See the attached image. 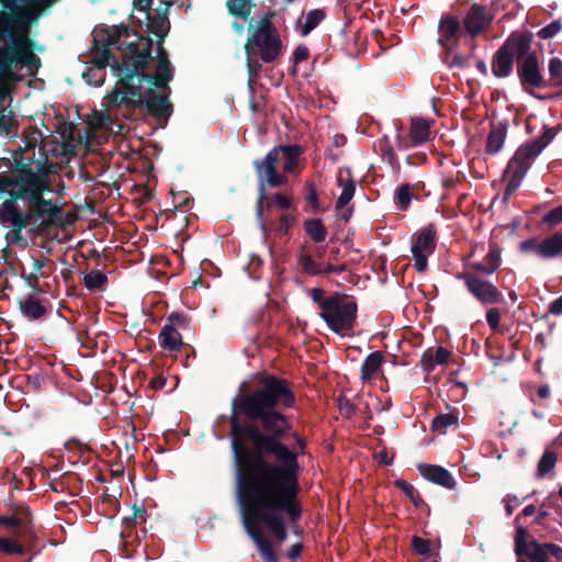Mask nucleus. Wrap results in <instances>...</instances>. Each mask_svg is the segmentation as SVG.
Returning <instances> with one entry per match:
<instances>
[{
    "mask_svg": "<svg viewBox=\"0 0 562 562\" xmlns=\"http://www.w3.org/2000/svg\"><path fill=\"white\" fill-rule=\"evenodd\" d=\"M326 13L323 9H314L307 12L304 23H300V33L302 36L308 35L325 19Z\"/></svg>",
    "mask_w": 562,
    "mask_h": 562,
    "instance_id": "nucleus-33",
    "label": "nucleus"
},
{
    "mask_svg": "<svg viewBox=\"0 0 562 562\" xmlns=\"http://www.w3.org/2000/svg\"><path fill=\"white\" fill-rule=\"evenodd\" d=\"M40 186V203L44 209L46 218L44 222L38 223V231L49 229L57 221L61 218V207L53 202L52 199H45L44 194L52 192L50 181L47 176H37Z\"/></svg>",
    "mask_w": 562,
    "mask_h": 562,
    "instance_id": "nucleus-14",
    "label": "nucleus"
},
{
    "mask_svg": "<svg viewBox=\"0 0 562 562\" xmlns=\"http://www.w3.org/2000/svg\"><path fill=\"white\" fill-rule=\"evenodd\" d=\"M32 164L33 159H27L22 155L19 158L15 157L14 165L11 166L12 175L21 179L26 178L29 171L35 176H45L44 173H38L30 168Z\"/></svg>",
    "mask_w": 562,
    "mask_h": 562,
    "instance_id": "nucleus-39",
    "label": "nucleus"
},
{
    "mask_svg": "<svg viewBox=\"0 0 562 562\" xmlns=\"http://www.w3.org/2000/svg\"><path fill=\"white\" fill-rule=\"evenodd\" d=\"M383 355L381 351L371 352L361 364V379L370 381L380 370L383 363Z\"/></svg>",
    "mask_w": 562,
    "mask_h": 562,
    "instance_id": "nucleus-29",
    "label": "nucleus"
},
{
    "mask_svg": "<svg viewBox=\"0 0 562 562\" xmlns=\"http://www.w3.org/2000/svg\"><path fill=\"white\" fill-rule=\"evenodd\" d=\"M0 525L9 528L14 537H0L2 553L24 555L35 550L38 537L29 508L19 507L11 514L0 515Z\"/></svg>",
    "mask_w": 562,
    "mask_h": 562,
    "instance_id": "nucleus-3",
    "label": "nucleus"
},
{
    "mask_svg": "<svg viewBox=\"0 0 562 562\" xmlns=\"http://www.w3.org/2000/svg\"><path fill=\"white\" fill-rule=\"evenodd\" d=\"M557 460H558L557 453L553 451L547 450L539 461L538 475L543 476L547 473H549L555 467Z\"/></svg>",
    "mask_w": 562,
    "mask_h": 562,
    "instance_id": "nucleus-42",
    "label": "nucleus"
},
{
    "mask_svg": "<svg viewBox=\"0 0 562 562\" xmlns=\"http://www.w3.org/2000/svg\"><path fill=\"white\" fill-rule=\"evenodd\" d=\"M108 283V277L100 270H91L83 276V285L89 291L103 290Z\"/></svg>",
    "mask_w": 562,
    "mask_h": 562,
    "instance_id": "nucleus-36",
    "label": "nucleus"
},
{
    "mask_svg": "<svg viewBox=\"0 0 562 562\" xmlns=\"http://www.w3.org/2000/svg\"><path fill=\"white\" fill-rule=\"evenodd\" d=\"M383 157L389 161L392 167H398L397 156L391 146H385L383 149Z\"/></svg>",
    "mask_w": 562,
    "mask_h": 562,
    "instance_id": "nucleus-61",
    "label": "nucleus"
},
{
    "mask_svg": "<svg viewBox=\"0 0 562 562\" xmlns=\"http://www.w3.org/2000/svg\"><path fill=\"white\" fill-rule=\"evenodd\" d=\"M412 201L411 186L408 183L401 186L395 194V204L400 210H407Z\"/></svg>",
    "mask_w": 562,
    "mask_h": 562,
    "instance_id": "nucleus-44",
    "label": "nucleus"
},
{
    "mask_svg": "<svg viewBox=\"0 0 562 562\" xmlns=\"http://www.w3.org/2000/svg\"><path fill=\"white\" fill-rule=\"evenodd\" d=\"M513 59L514 56L510 54L507 47L503 45L496 54L493 65V72L498 77L507 76L512 70Z\"/></svg>",
    "mask_w": 562,
    "mask_h": 562,
    "instance_id": "nucleus-30",
    "label": "nucleus"
},
{
    "mask_svg": "<svg viewBox=\"0 0 562 562\" xmlns=\"http://www.w3.org/2000/svg\"><path fill=\"white\" fill-rule=\"evenodd\" d=\"M153 40L142 37L140 43H130L123 55V63L112 65L114 75L119 78L122 88H115L105 100L106 106L125 119H132L137 109L146 108L156 120H168L172 113L168 91L158 94L153 88L143 92L142 85H134V77L139 69H145L150 60Z\"/></svg>",
    "mask_w": 562,
    "mask_h": 562,
    "instance_id": "nucleus-2",
    "label": "nucleus"
},
{
    "mask_svg": "<svg viewBox=\"0 0 562 562\" xmlns=\"http://www.w3.org/2000/svg\"><path fill=\"white\" fill-rule=\"evenodd\" d=\"M524 555H527L531 562H548L549 557L561 559L562 549L552 543L540 544L535 540H530Z\"/></svg>",
    "mask_w": 562,
    "mask_h": 562,
    "instance_id": "nucleus-23",
    "label": "nucleus"
},
{
    "mask_svg": "<svg viewBox=\"0 0 562 562\" xmlns=\"http://www.w3.org/2000/svg\"><path fill=\"white\" fill-rule=\"evenodd\" d=\"M419 474L427 481L440 485L446 488H453L456 485L454 477L443 467L429 463L417 464Z\"/></svg>",
    "mask_w": 562,
    "mask_h": 562,
    "instance_id": "nucleus-18",
    "label": "nucleus"
},
{
    "mask_svg": "<svg viewBox=\"0 0 562 562\" xmlns=\"http://www.w3.org/2000/svg\"><path fill=\"white\" fill-rule=\"evenodd\" d=\"M160 347L169 352H179L183 346L181 335L170 325H164L159 333Z\"/></svg>",
    "mask_w": 562,
    "mask_h": 562,
    "instance_id": "nucleus-27",
    "label": "nucleus"
},
{
    "mask_svg": "<svg viewBox=\"0 0 562 562\" xmlns=\"http://www.w3.org/2000/svg\"><path fill=\"white\" fill-rule=\"evenodd\" d=\"M528 538H529V533L526 530V528H524L522 526H519L517 528L516 537H515V544H516L515 551H516L517 555H524V553L527 551L529 541H530V540H528Z\"/></svg>",
    "mask_w": 562,
    "mask_h": 562,
    "instance_id": "nucleus-45",
    "label": "nucleus"
},
{
    "mask_svg": "<svg viewBox=\"0 0 562 562\" xmlns=\"http://www.w3.org/2000/svg\"><path fill=\"white\" fill-rule=\"evenodd\" d=\"M272 149H276L278 151L279 161L281 160V158L283 159L282 171L285 176L289 173L296 172L299 159L301 155L304 153V149L301 145H279L273 147Z\"/></svg>",
    "mask_w": 562,
    "mask_h": 562,
    "instance_id": "nucleus-22",
    "label": "nucleus"
},
{
    "mask_svg": "<svg viewBox=\"0 0 562 562\" xmlns=\"http://www.w3.org/2000/svg\"><path fill=\"white\" fill-rule=\"evenodd\" d=\"M256 382L231 403L235 492L243 526L262 561L279 562L262 526L280 544L288 539L283 515L293 525L301 519L299 457L307 442L284 413L297 403L293 383L273 373L258 374Z\"/></svg>",
    "mask_w": 562,
    "mask_h": 562,
    "instance_id": "nucleus-1",
    "label": "nucleus"
},
{
    "mask_svg": "<svg viewBox=\"0 0 562 562\" xmlns=\"http://www.w3.org/2000/svg\"><path fill=\"white\" fill-rule=\"evenodd\" d=\"M75 125L71 122H67L64 119L57 122L55 132L59 134V136L64 140H72L75 133Z\"/></svg>",
    "mask_w": 562,
    "mask_h": 562,
    "instance_id": "nucleus-48",
    "label": "nucleus"
},
{
    "mask_svg": "<svg viewBox=\"0 0 562 562\" xmlns=\"http://www.w3.org/2000/svg\"><path fill=\"white\" fill-rule=\"evenodd\" d=\"M358 306L355 300L346 294L334 293L331 302L324 312L319 313L321 318L328 328L338 335H346L352 330L357 321Z\"/></svg>",
    "mask_w": 562,
    "mask_h": 562,
    "instance_id": "nucleus-6",
    "label": "nucleus"
},
{
    "mask_svg": "<svg viewBox=\"0 0 562 562\" xmlns=\"http://www.w3.org/2000/svg\"><path fill=\"white\" fill-rule=\"evenodd\" d=\"M147 519V510L143 506H134L133 515L131 517H125L124 522L127 526H135L139 522H145Z\"/></svg>",
    "mask_w": 562,
    "mask_h": 562,
    "instance_id": "nucleus-53",
    "label": "nucleus"
},
{
    "mask_svg": "<svg viewBox=\"0 0 562 562\" xmlns=\"http://www.w3.org/2000/svg\"><path fill=\"white\" fill-rule=\"evenodd\" d=\"M437 44L441 61L451 69L457 65V15H441L437 29Z\"/></svg>",
    "mask_w": 562,
    "mask_h": 562,
    "instance_id": "nucleus-9",
    "label": "nucleus"
},
{
    "mask_svg": "<svg viewBox=\"0 0 562 562\" xmlns=\"http://www.w3.org/2000/svg\"><path fill=\"white\" fill-rule=\"evenodd\" d=\"M308 295L312 299V301L317 304V306L321 308V312H324V310L327 307L328 303L331 302V295L325 296V291L321 288H313L308 290Z\"/></svg>",
    "mask_w": 562,
    "mask_h": 562,
    "instance_id": "nucleus-47",
    "label": "nucleus"
},
{
    "mask_svg": "<svg viewBox=\"0 0 562 562\" xmlns=\"http://www.w3.org/2000/svg\"><path fill=\"white\" fill-rule=\"evenodd\" d=\"M304 546L302 542L293 543L285 552V557L292 561L299 559L303 552Z\"/></svg>",
    "mask_w": 562,
    "mask_h": 562,
    "instance_id": "nucleus-59",
    "label": "nucleus"
},
{
    "mask_svg": "<svg viewBox=\"0 0 562 562\" xmlns=\"http://www.w3.org/2000/svg\"><path fill=\"white\" fill-rule=\"evenodd\" d=\"M18 201L21 200L26 203L27 211L21 212L20 215L26 218L31 225L44 222L46 218L43 206L40 203V186L37 176H33L30 182L25 183L23 189L16 194Z\"/></svg>",
    "mask_w": 562,
    "mask_h": 562,
    "instance_id": "nucleus-10",
    "label": "nucleus"
},
{
    "mask_svg": "<svg viewBox=\"0 0 562 562\" xmlns=\"http://www.w3.org/2000/svg\"><path fill=\"white\" fill-rule=\"evenodd\" d=\"M305 200L308 203L310 207L314 213H318L321 211V203L318 200V193L316 186L313 181L306 180L305 181Z\"/></svg>",
    "mask_w": 562,
    "mask_h": 562,
    "instance_id": "nucleus-43",
    "label": "nucleus"
},
{
    "mask_svg": "<svg viewBox=\"0 0 562 562\" xmlns=\"http://www.w3.org/2000/svg\"><path fill=\"white\" fill-rule=\"evenodd\" d=\"M133 3L138 11H143L145 13V16H150L153 0H134Z\"/></svg>",
    "mask_w": 562,
    "mask_h": 562,
    "instance_id": "nucleus-62",
    "label": "nucleus"
},
{
    "mask_svg": "<svg viewBox=\"0 0 562 562\" xmlns=\"http://www.w3.org/2000/svg\"><path fill=\"white\" fill-rule=\"evenodd\" d=\"M138 71L140 72L138 74L137 85H142L143 81H147L161 91L170 92L169 82L173 78V68L170 60H157L154 74H148L145 69H139Z\"/></svg>",
    "mask_w": 562,
    "mask_h": 562,
    "instance_id": "nucleus-16",
    "label": "nucleus"
},
{
    "mask_svg": "<svg viewBox=\"0 0 562 562\" xmlns=\"http://www.w3.org/2000/svg\"><path fill=\"white\" fill-rule=\"evenodd\" d=\"M166 383L167 380L162 375H156L150 379L149 386L155 391H159L166 386Z\"/></svg>",
    "mask_w": 562,
    "mask_h": 562,
    "instance_id": "nucleus-64",
    "label": "nucleus"
},
{
    "mask_svg": "<svg viewBox=\"0 0 562 562\" xmlns=\"http://www.w3.org/2000/svg\"><path fill=\"white\" fill-rule=\"evenodd\" d=\"M486 319L492 328H496L499 324L501 315L498 310L492 308L486 314Z\"/></svg>",
    "mask_w": 562,
    "mask_h": 562,
    "instance_id": "nucleus-63",
    "label": "nucleus"
},
{
    "mask_svg": "<svg viewBox=\"0 0 562 562\" xmlns=\"http://www.w3.org/2000/svg\"><path fill=\"white\" fill-rule=\"evenodd\" d=\"M0 223L8 224L11 227V231L5 235L8 245H26L22 231L31 224L20 215L19 206H12L9 203L4 211H0Z\"/></svg>",
    "mask_w": 562,
    "mask_h": 562,
    "instance_id": "nucleus-12",
    "label": "nucleus"
},
{
    "mask_svg": "<svg viewBox=\"0 0 562 562\" xmlns=\"http://www.w3.org/2000/svg\"><path fill=\"white\" fill-rule=\"evenodd\" d=\"M19 308L21 314L31 321H37L47 313L46 306L35 294H29L24 299H20Z\"/></svg>",
    "mask_w": 562,
    "mask_h": 562,
    "instance_id": "nucleus-25",
    "label": "nucleus"
},
{
    "mask_svg": "<svg viewBox=\"0 0 562 562\" xmlns=\"http://www.w3.org/2000/svg\"><path fill=\"white\" fill-rule=\"evenodd\" d=\"M339 411L346 417H351L356 413V406L346 397L339 398Z\"/></svg>",
    "mask_w": 562,
    "mask_h": 562,
    "instance_id": "nucleus-58",
    "label": "nucleus"
},
{
    "mask_svg": "<svg viewBox=\"0 0 562 562\" xmlns=\"http://www.w3.org/2000/svg\"><path fill=\"white\" fill-rule=\"evenodd\" d=\"M518 75L526 89L527 87H540L543 85V77L535 54L527 55L518 65Z\"/></svg>",
    "mask_w": 562,
    "mask_h": 562,
    "instance_id": "nucleus-17",
    "label": "nucleus"
},
{
    "mask_svg": "<svg viewBox=\"0 0 562 562\" xmlns=\"http://www.w3.org/2000/svg\"><path fill=\"white\" fill-rule=\"evenodd\" d=\"M532 40L531 33H515L504 44L513 56L517 55L518 59L526 57L530 49Z\"/></svg>",
    "mask_w": 562,
    "mask_h": 562,
    "instance_id": "nucleus-26",
    "label": "nucleus"
},
{
    "mask_svg": "<svg viewBox=\"0 0 562 562\" xmlns=\"http://www.w3.org/2000/svg\"><path fill=\"white\" fill-rule=\"evenodd\" d=\"M506 137V127L503 124H498L497 126H493L491 130L488 137H487V144L486 148L490 154L497 153Z\"/></svg>",
    "mask_w": 562,
    "mask_h": 562,
    "instance_id": "nucleus-35",
    "label": "nucleus"
},
{
    "mask_svg": "<svg viewBox=\"0 0 562 562\" xmlns=\"http://www.w3.org/2000/svg\"><path fill=\"white\" fill-rule=\"evenodd\" d=\"M119 40L117 35H110L108 33L99 34L93 36L91 56L93 68H88L83 72L82 77L89 85L100 87L104 82L105 68L115 63H121L115 58V55L111 52V46L114 45ZM124 53L122 54V56Z\"/></svg>",
    "mask_w": 562,
    "mask_h": 562,
    "instance_id": "nucleus-7",
    "label": "nucleus"
},
{
    "mask_svg": "<svg viewBox=\"0 0 562 562\" xmlns=\"http://www.w3.org/2000/svg\"><path fill=\"white\" fill-rule=\"evenodd\" d=\"M303 227L314 243H323L327 237V228L322 218H308L304 221Z\"/></svg>",
    "mask_w": 562,
    "mask_h": 562,
    "instance_id": "nucleus-32",
    "label": "nucleus"
},
{
    "mask_svg": "<svg viewBox=\"0 0 562 562\" xmlns=\"http://www.w3.org/2000/svg\"><path fill=\"white\" fill-rule=\"evenodd\" d=\"M491 20L492 18L486 12L484 7L477 4L472 5L463 20L465 33L471 37L476 36L477 34L485 31V29L490 25Z\"/></svg>",
    "mask_w": 562,
    "mask_h": 562,
    "instance_id": "nucleus-19",
    "label": "nucleus"
},
{
    "mask_svg": "<svg viewBox=\"0 0 562 562\" xmlns=\"http://www.w3.org/2000/svg\"><path fill=\"white\" fill-rule=\"evenodd\" d=\"M543 222L553 226L562 222V205L549 211L543 216Z\"/></svg>",
    "mask_w": 562,
    "mask_h": 562,
    "instance_id": "nucleus-55",
    "label": "nucleus"
},
{
    "mask_svg": "<svg viewBox=\"0 0 562 562\" xmlns=\"http://www.w3.org/2000/svg\"><path fill=\"white\" fill-rule=\"evenodd\" d=\"M549 71L554 85L562 86V60L559 58H552L549 64Z\"/></svg>",
    "mask_w": 562,
    "mask_h": 562,
    "instance_id": "nucleus-50",
    "label": "nucleus"
},
{
    "mask_svg": "<svg viewBox=\"0 0 562 562\" xmlns=\"http://www.w3.org/2000/svg\"><path fill=\"white\" fill-rule=\"evenodd\" d=\"M255 55H247V70H248V87L251 92L255 90V83L260 77L262 69V61L254 58Z\"/></svg>",
    "mask_w": 562,
    "mask_h": 562,
    "instance_id": "nucleus-41",
    "label": "nucleus"
},
{
    "mask_svg": "<svg viewBox=\"0 0 562 562\" xmlns=\"http://www.w3.org/2000/svg\"><path fill=\"white\" fill-rule=\"evenodd\" d=\"M276 205L280 210L286 211L293 206L292 199L286 196L285 194L278 192L274 193L270 201L268 202V206Z\"/></svg>",
    "mask_w": 562,
    "mask_h": 562,
    "instance_id": "nucleus-49",
    "label": "nucleus"
},
{
    "mask_svg": "<svg viewBox=\"0 0 562 562\" xmlns=\"http://www.w3.org/2000/svg\"><path fill=\"white\" fill-rule=\"evenodd\" d=\"M394 486L401 490L416 507L424 504L420 494L409 482L398 479L394 481Z\"/></svg>",
    "mask_w": 562,
    "mask_h": 562,
    "instance_id": "nucleus-40",
    "label": "nucleus"
},
{
    "mask_svg": "<svg viewBox=\"0 0 562 562\" xmlns=\"http://www.w3.org/2000/svg\"><path fill=\"white\" fill-rule=\"evenodd\" d=\"M48 259L44 255L32 256V268L33 271L38 273L42 278H45L47 274L42 271V269L47 265Z\"/></svg>",
    "mask_w": 562,
    "mask_h": 562,
    "instance_id": "nucleus-56",
    "label": "nucleus"
},
{
    "mask_svg": "<svg viewBox=\"0 0 562 562\" xmlns=\"http://www.w3.org/2000/svg\"><path fill=\"white\" fill-rule=\"evenodd\" d=\"M561 27L562 26L559 21H553L546 27L541 29L538 32V35H539V37H541L543 40L551 38L560 32Z\"/></svg>",
    "mask_w": 562,
    "mask_h": 562,
    "instance_id": "nucleus-54",
    "label": "nucleus"
},
{
    "mask_svg": "<svg viewBox=\"0 0 562 562\" xmlns=\"http://www.w3.org/2000/svg\"><path fill=\"white\" fill-rule=\"evenodd\" d=\"M297 262L303 273L308 276H321L328 273H341L347 271V265L324 263L316 260L311 254L306 252V246L303 245L297 254Z\"/></svg>",
    "mask_w": 562,
    "mask_h": 562,
    "instance_id": "nucleus-15",
    "label": "nucleus"
},
{
    "mask_svg": "<svg viewBox=\"0 0 562 562\" xmlns=\"http://www.w3.org/2000/svg\"><path fill=\"white\" fill-rule=\"evenodd\" d=\"M310 57V49L305 45H299L295 47L293 52V63L294 65H299L300 63L306 60Z\"/></svg>",
    "mask_w": 562,
    "mask_h": 562,
    "instance_id": "nucleus-57",
    "label": "nucleus"
},
{
    "mask_svg": "<svg viewBox=\"0 0 562 562\" xmlns=\"http://www.w3.org/2000/svg\"><path fill=\"white\" fill-rule=\"evenodd\" d=\"M435 236L436 232L434 225L429 224L413 238L411 251L414 258V267L418 272H423L427 269V257L435 249Z\"/></svg>",
    "mask_w": 562,
    "mask_h": 562,
    "instance_id": "nucleus-11",
    "label": "nucleus"
},
{
    "mask_svg": "<svg viewBox=\"0 0 562 562\" xmlns=\"http://www.w3.org/2000/svg\"><path fill=\"white\" fill-rule=\"evenodd\" d=\"M279 156L276 149H271L262 159L254 161V168L258 178V200L256 214L258 220L262 221L263 204L268 200L266 187L280 188L288 183V176L278 171Z\"/></svg>",
    "mask_w": 562,
    "mask_h": 562,
    "instance_id": "nucleus-5",
    "label": "nucleus"
},
{
    "mask_svg": "<svg viewBox=\"0 0 562 562\" xmlns=\"http://www.w3.org/2000/svg\"><path fill=\"white\" fill-rule=\"evenodd\" d=\"M447 198H448L447 194H442L440 198L441 213H442V216L446 218H453L456 213H454L453 207L445 202L447 200Z\"/></svg>",
    "mask_w": 562,
    "mask_h": 562,
    "instance_id": "nucleus-60",
    "label": "nucleus"
},
{
    "mask_svg": "<svg viewBox=\"0 0 562 562\" xmlns=\"http://www.w3.org/2000/svg\"><path fill=\"white\" fill-rule=\"evenodd\" d=\"M554 136V130L549 128L538 139L521 146L516 151L509 164V168L513 170V175L505 189L504 199H507L519 187L525 173L530 167L531 160L541 153V150L553 139Z\"/></svg>",
    "mask_w": 562,
    "mask_h": 562,
    "instance_id": "nucleus-8",
    "label": "nucleus"
},
{
    "mask_svg": "<svg viewBox=\"0 0 562 562\" xmlns=\"http://www.w3.org/2000/svg\"><path fill=\"white\" fill-rule=\"evenodd\" d=\"M272 15L266 13L255 25L249 23V36L245 44L246 55H259L260 60L266 64L273 63L282 54L283 47Z\"/></svg>",
    "mask_w": 562,
    "mask_h": 562,
    "instance_id": "nucleus-4",
    "label": "nucleus"
},
{
    "mask_svg": "<svg viewBox=\"0 0 562 562\" xmlns=\"http://www.w3.org/2000/svg\"><path fill=\"white\" fill-rule=\"evenodd\" d=\"M226 7L231 15L247 19L250 15L251 0H227Z\"/></svg>",
    "mask_w": 562,
    "mask_h": 562,
    "instance_id": "nucleus-37",
    "label": "nucleus"
},
{
    "mask_svg": "<svg viewBox=\"0 0 562 562\" xmlns=\"http://www.w3.org/2000/svg\"><path fill=\"white\" fill-rule=\"evenodd\" d=\"M463 278L465 279L471 293H473L480 301L484 303L497 302L499 293L494 285L470 274H464Z\"/></svg>",
    "mask_w": 562,
    "mask_h": 562,
    "instance_id": "nucleus-21",
    "label": "nucleus"
},
{
    "mask_svg": "<svg viewBox=\"0 0 562 562\" xmlns=\"http://www.w3.org/2000/svg\"><path fill=\"white\" fill-rule=\"evenodd\" d=\"M457 425V414L454 412L437 415L431 423V430L437 434H446L449 426Z\"/></svg>",
    "mask_w": 562,
    "mask_h": 562,
    "instance_id": "nucleus-38",
    "label": "nucleus"
},
{
    "mask_svg": "<svg viewBox=\"0 0 562 562\" xmlns=\"http://www.w3.org/2000/svg\"><path fill=\"white\" fill-rule=\"evenodd\" d=\"M412 548L415 553L419 555H427L430 553V541L418 536H413Z\"/></svg>",
    "mask_w": 562,
    "mask_h": 562,
    "instance_id": "nucleus-51",
    "label": "nucleus"
},
{
    "mask_svg": "<svg viewBox=\"0 0 562 562\" xmlns=\"http://www.w3.org/2000/svg\"><path fill=\"white\" fill-rule=\"evenodd\" d=\"M488 269H484V273H492L498 267L501 262V250L498 247L493 246L486 257Z\"/></svg>",
    "mask_w": 562,
    "mask_h": 562,
    "instance_id": "nucleus-52",
    "label": "nucleus"
},
{
    "mask_svg": "<svg viewBox=\"0 0 562 562\" xmlns=\"http://www.w3.org/2000/svg\"><path fill=\"white\" fill-rule=\"evenodd\" d=\"M537 252L542 257H554L562 252V232L544 239L537 246Z\"/></svg>",
    "mask_w": 562,
    "mask_h": 562,
    "instance_id": "nucleus-31",
    "label": "nucleus"
},
{
    "mask_svg": "<svg viewBox=\"0 0 562 562\" xmlns=\"http://www.w3.org/2000/svg\"><path fill=\"white\" fill-rule=\"evenodd\" d=\"M148 20L147 31L157 36L159 42H164L170 30V22L165 13L156 16H146Z\"/></svg>",
    "mask_w": 562,
    "mask_h": 562,
    "instance_id": "nucleus-28",
    "label": "nucleus"
},
{
    "mask_svg": "<svg viewBox=\"0 0 562 562\" xmlns=\"http://www.w3.org/2000/svg\"><path fill=\"white\" fill-rule=\"evenodd\" d=\"M34 175L30 171L27 172V177L24 179L16 178L14 175L8 177L4 175H0V192L8 193L9 198L0 205V211H4L5 206L11 203L12 206H18V196L16 194L25 183L30 182Z\"/></svg>",
    "mask_w": 562,
    "mask_h": 562,
    "instance_id": "nucleus-20",
    "label": "nucleus"
},
{
    "mask_svg": "<svg viewBox=\"0 0 562 562\" xmlns=\"http://www.w3.org/2000/svg\"><path fill=\"white\" fill-rule=\"evenodd\" d=\"M451 352L441 346L430 347L424 351L420 358V366L425 372H431L436 366L448 363Z\"/></svg>",
    "mask_w": 562,
    "mask_h": 562,
    "instance_id": "nucleus-24",
    "label": "nucleus"
},
{
    "mask_svg": "<svg viewBox=\"0 0 562 562\" xmlns=\"http://www.w3.org/2000/svg\"><path fill=\"white\" fill-rule=\"evenodd\" d=\"M190 318L183 312H172L168 317L165 325H170L175 329L188 328Z\"/></svg>",
    "mask_w": 562,
    "mask_h": 562,
    "instance_id": "nucleus-46",
    "label": "nucleus"
},
{
    "mask_svg": "<svg viewBox=\"0 0 562 562\" xmlns=\"http://www.w3.org/2000/svg\"><path fill=\"white\" fill-rule=\"evenodd\" d=\"M432 121L424 117H412L409 127V137L396 136V147L405 150L409 146H419L430 139Z\"/></svg>",
    "mask_w": 562,
    "mask_h": 562,
    "instance_id": "nucleus-13",
    "label": "nucleus"
},
{
    "mask_svg": "<svg viewBox=\"0 0 562 562\" xmlns=\"http://www.w3.org/2000/svg\"><path fill=\"white\" fill-rule=\"evenodd\" d=\"M338 184L342 187V191L336 202V211H340L346 207V205L350 202V200L355 195L356 184L352 179H347L344 181L341 176L338 177Z\"/></svg>",
    "mask_w": 562,
    "mask_h": 562,
    "instance_id": "nucleus-34",
    "label": "nucleus"
}]
</instances>
